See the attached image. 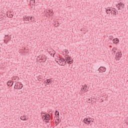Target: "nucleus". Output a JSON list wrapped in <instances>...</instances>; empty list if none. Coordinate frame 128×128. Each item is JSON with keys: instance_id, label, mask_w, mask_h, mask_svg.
Instances as JSON below:
<instances>
[{"instance_id": "nucleus-1", "label": "nucleus", "mask_w": 128, "mask_h": 128, "mask_svg": "<svg viewBox=\"0 0 128 128\" xmlns=\"http://www.w3.org/2000/svg\"><path fill=\"white\" fill-rule=\"evenodd\" d=\"M65 58L66 62H67L68 64H72L74 62V60H72V58L70 56H66Z\"/></svg>"}, {"instance_id": "nucleus-2", "label": "nucleus", "mask_w": 128, "mask_h": 128, "mask_svg": "<svg viewBox=\"0 0 128 128\" xmlns=\"http://www.w3.org/2000/svg\"><path fill=\"white\" fill-rule=\"evenodd\" d=\"M14 88H16V90H22V84L20 82L16 83L14 86Z\"/></svg>"}, {"instance_id": "nucleus-3", "label": "nucleus", "mask_w": 128, "mask_h": 128, "mask_svg": "<svg viewBox=\"0 0 128 128\" xmlns=\"http://www.w3.org/2000/svg\"><path fill=\"white\" fill-rule=\"evenodd\" d=\"M116 6L118 8V10H122V8H124V4L120 2L118 3V5H116Z\"/></svg>"}, {"instance_id": "nucleus-4", "label": "nucleus", "mask_w": 128, "mask_h": 128, "mask_svg": "<svg viewBox=\"0 0 128 128\" xmlns=\"http://www.w3.org/2000/svg\"><path fill=\"white\" fill-rule=\"evenodd\" d=\"M84 124H90V122H92V121L90 120V118H85L83 120Z\"/></svg>"}, {"instance_id": "nucleus-5", "label": "nucleus", "mask_w": 128, "mask_h": 128, "mask_svg": "<svg viewBox=\"0 0 128 128\" xmlns=\"http://www.w3.org/2000/svg\"><path fill=\"white\" fill-rule=\"evenodd\" d=\"M110 12H111V14H113V16H116V14H118V11H116V10L114 8H112Z\"/></svg>"}, {"instance_id": "nucleus-6", "label": "nucleus", "mask_w": 128, "mask_h": 128, "mask_svg": "<svg viewBox=\"0 0 128 128\" xmlns=\"http://www.w3.org/2000/svg\"><path fill=\"white\" fill-rule=\"evenodd\" d=\"M41 58H40V62H44L46 60V56L44 55H40Z\"/></svg>"}, {"instance_id": "nucleus-7", "label": "nucleus", "mask_w": 128, "mask_h": 128, "mask_svg": "<svg viewBox=\"0 0 128 128\" xmlns=\"http://www.w3.org/2000/svg\"><path fill=\"white\" fill-rule=\"evenodd\" d=\"M44 120H50V114H46L44 115Z\"/></svg>"}, {"instance_id": "nucleus-8", "label": "nucleus", "mask_w": 128, "mask_h": 128, "mask_svg": "<svg viewBox=\"0 0 128 128\" xmlns=\"http://www.w3.org/2000/svg\"><path fill=\"white\" fill-rule=\"evenodd\" d=\"M36 1L34 0H31L30 1V6H31V8H34V5L36 4Z\"/></svg>"}, {"instance_id": "nucleus-9", "label": "nucleus", "mask_w": 128, "mask_h": 128, "mask_svg": "<svg viewBox=\"0 0 128 128\" xmlns=\"http://www.w3.org/2000/svg\"><path fill=\"white\" fill-rule=\"evenodd\" d=\"M12 84H14V82H12V80H9L7 82V85L8 86H12Z\"/></svg>"}, {"instance_id": "nucleus-10", "label": "nucleus", "mask_w": 128, "mask_h": 128, "mask_svg": "<svg viewBox=\"0 0 128 128\" xmlns=\"http://www.w3.org/2000/svg\"><path fill=\"white\" fill-rule=\"evenodd\" d=\"M48 54H50V56H53V58H54V54H55L54 52H55L54 50H52V51H50V52H48ZM52 54L53 56H52Z\"/></svg>"}, {"instance_id": "nucleus-11", "label": "nucleus", "mask_w": 128, "mask_h": 128, "mask_svg": "<svg viewBox=\"0 0 128 128\" xmlns=\"http://www.w3.org/2000/svg\"><path fill=\"white\" fill-rule=\"evenodd\" d=\"M112 42L114 44H118V42H120V40H118V38H115L112 40Z\"/></svg>"}, {"instance_id": "nucleus-12", "label": "nucleus", "mask_w": 128, "mask_h": 128, "mask_svg": "<svg viewBox=\"0 0 128 128\" xmlns=\"http://www.w3.org/2000/svg\"><path fill=\"white\" fill-rule=\"evenodd\" d=\"M66 60L62 59V63L61 64L60 66H66Z\"/></svg>"}, {"instance_id": "nucleus-13", "label": "nucleus", "mask_w": 128, "mask_h": 128, "mask_svg": "<svg viewBox=\"0 0 128 128\" xmlns=\"http://www.w3.org/2000/svg\"><path fill=\"white\" fill-rule=\"evenodd\" d=\"M98 70H102V72H106V68L101 66L98 68Z\"/></svg>"}, {"instance_id": "nucleus-14", "label": "nucleus", "mask_w": 128, "mask_h": 128, "mask_svg": "<svg viewBox=\"0 0 128 128\" xmlns=\"http://www.w3.org/2000/svg\"><path fill=\"white\" fill-rule=\"evenodd\" d=\"M20 120H26V116H22L20 118Z\"/></svg>"}, {"instance_id": "nucleus-15", "label": "nucleus", "mask_w": 128, "mask_h": 128, "mask_svg": "<svg viewBox=\"0 0 128 128\" xmlns=\"http://www.w3.org/2000/svg\"><path fill=\"white\" fill-rule=\"evenodd\" d=\"M46 84H52V81L50 80V79H47L46 80Z\"/></svg>"}, {"instance_id": "nucleus-16", "label": "nucleus", "mask_w": 128, "mask_h": 128, "mask_svg": "<svg viewBox=\"0 0 128 128\" xmlns=\"http://www.w3.org/2000/svg\"><path fill=\"white\" fill-rule=\"evenodd\" d=\"M112 12V10H110V9L106 10V12L107 14H112V12Z\"/></svg>"}, {"instance_id": "nucleus-17", "label": "nucleus", "mask_w": 128, "mask_h": 128, "mask_svg": "<svg viewBox=\"0 0 128 128\" xmlns=\"http://www.w3.org/2000/svg\"><path fill=\"white\" fill-rule=\"evenodd\" d=\"M64 58H60L59 59V63L58 64H60V66L62 62V60H64Z\"/></svg>"}, {"instance_id": "nucleus-18", "label": "nucleus", "mask_w": 128, "mask_h": 128, "mask_svg": "<svg viewBox=\"0 0 128 128\" xmlns=\"http://www.w3.org/2000/svg\"><path fill=\"white\" fill-rule=\"evenodd\" d=\"M120 52L116 53V56H115V58H116V60H118V56H120Z\"/></svg>"}, {"instance_id": "nucleus-19", "label": "nucleus", "mask_w": 128, "mask_h": 128, "mask_svg": "<svg viewBox=\"0 0 128 128\" xmlns=\"http://www.w3.org/2000/svg\"><path fill=\"white\" fill-rule=\"evenodd\" d=\"M55 115L56 116H60V112H58V110H56L55 112Z\"/></svg>"}, {"instance_id": "nucleus-20", "label": "nucleus", "mask_w": 128, "mask_h": 128, "mask_svg": "<svg viewBox=\"0 0 128 128\" xmlns=\"http://www.w3.org/2000/svg\"><path fill=\"white\" fill-rule=\"evenodd\" d=\"M42 76H38V80H39L40 82V80H42Z\"/></svg>"}, {"instance_id": "nucleus-21", "label": "nucleus", "mask_w": 128, "mask_h": 128, "mask_svg": "<svg viewBox=\"0 0 128 128\" xmlns=\"http://www.w3.org/2000/svg\"><path fill=\"white\" fill-rule=\"evenodd\" d=\"M49 16H54V13L52 12H50V14H48Z\"/></svg>"}, {"instance_id": "nucleus-22", "label": "nucleus", "mask_w": 128, "mask_h": 128, "mask_svg": "<svg viewBox=\"0 0 128 128\" xmlns=\"http://www.w3.org/2000/svg\"><path fill=\"white\" fill-rule=\"evenodd\" d=\"M30 16H28L26 18V20H28V22H30Z\"/></svg>"}, {"instance_id": "nucleus-23", "label": "nucleus", "mask_w": 128, "mask_h": 128, "mask_svg": "<svg viewBox=\"0 0 128 128\" xmlns=\"http://www.w3.org/2000/svg\"><path fill=\"white\" fill-rule=\"evenodd\" d=\"M114 38V36H109V39L111 40Z\"/></svg>"}, {"instance_id": "nucleus-24", "label": "nucleus", "mask_w": 128, "mask_h": 128, "mask_svg": "<svg viewBox=\"0 0 128 128\" xmlns=\"http://www.w3.org/2000/svg\"><path fill=\"white\" fill-rule=\"evenodd\" d=\"M122 52L120 53L119 56H118V58H122Z\"/></svg>"}, {"instance_id": "nucleus-25", "label": "nucleus", "mask_w": 128, "mask_h": 128, "mask_svg": "<svg viewBox=\"0 0 128 128\" xmlns=\"http://www.w3.org/2000/svg\"><path fill=\"white\" fill-rule=\"evenodd\" d=\"M85 89L84 90V92H86V88H88V86L86 85H84Z\"/></svg>"}, {"instance_id": "nucleus-26", "label": "nucleus", "mask_w": 128, "mask_h": 128, "mask_svg": "<svg viewBox=\"0 0 128 128\" xmlns=\"http://www.w3.org/2000/svg\"><path fill=\"white\" fill-rule=\"evenodd\" d=\"M96 98H91V100H92V102H94V100H96Z\"/></svg>"}, {"instance_id": "nucleus-27", "label": "nucleus", "mask_w": 128, "mask_h": 128, "mask_svg": "<svg viewBox=\"0 0 128 128\" xmlns=\"http://www.w3.org/2000/svg\"><path fill=\"white\" fill-rule=\"evenodd\" d=\"M88 102H92V98L88 99Z\"/></svg>"}, {"instance_id": "nucleus-28", "label": "nucleus", "mask_w": 128, "mask_h": 128, "mask_svg": "<svg viewBox=\"0 0 128 128\" xmlns=\"http://www.w3.org/2000/svg\"><path fill=\"white\" fill-rule=\"evenodd\" d=\"M65 54H68V50L65 51Z\"/></svg>"}, {"instance_id": "nucleus-29", "label": "nucleus", "mask_w": 128, "mask_h": 128, "mask_svg": "<svg viewBox=\"0 0 128 128\" xmlns=\"http://www.w3.org/2000/svg\"><path fill=\"white\" fill-rule=\"evenodd\" d=\"M32 16H31L30 18V22H32Z\"/></svg>"}, {"instance_id": "nucleus-30", "label": "nucleus", "mask_w": 128, "mask_h": 128, "mask_svg": "<svg viewBox=\"0 0 128 128\" xmlns=\"http://www.w3.org/2000/svg\"><path fill=\"white\" fill-rule=\"evenodd\" d=\"M85 90V87L82 88V90Z\"/></svg>"}, {"instance_id": "nucleus-31", "label": "nucleus", "mask_w": 128, "mask_h": 128, "mask_svg": "<svg viewBox=\"0 0 128 128\" xmlns=\"http://www.w3.org/2000/svg\"><path fill=\"white\" fill-rule=\"evenodd\" d=\"M92 122H94V121L92 120L91 122L90 123V124H92Z\"/></svg>"}, {"instance_id": "nucleus-32", "label": "nucleus", "mask_w": 128, "mask_h": 128, "mask_svg": "<svg viewBox=\"0 0 128 128\" xmlns=\"http://www.w3.org/2000/svg\"><path fill=\"white\" fill-rule=\"evenodd\" d=\"M4 20L3 18H0V20Z\"/></svg>"}, {"instance_id": "nucleus-33", "label": "nucleus", "mask_w": 128, "mask_h": 128, "mask_svg": "<svg viewBox=\"0 0 128 128\" xmlns=\"http://www.w3.org/2000/svg\"><path fill=\"white\" fill-rule=\"evenodd\" d=\"M26 20V18H24H24H23V20H24H24Z\"/></svg>"}, {"instance_id": "nucleus-34", "label": "nucleus", "mask_w": 128, "mask_h": 128, "mask_svg": "<svg viewBox=\"0 0 128 128\" xmlns=\"http://www.w3.org/2000/svg\"><path fill=\"white\" fill-rule=\"evenodd\" d=\"M26 18H28V16H25V18L26 20Z\"/></svg>"}, {"instance_id": "nucleus-35", "label": "nucleus", "mask_w": 128, "mask_h": 128, "mask_svg": "<svg viewBox=\"0 0 128 128\" xmlns=\"http://www.w3.org/2000/svg\"><path fill=\"white\" fill-rule=\"evenodd\" d=\"M39 62H42V60H40V59Z\"/></svg>"}, {"instance_id": "nucleus-36", "label": "nucleus", "mask_w": 128, "mask_h": 128, "mask_svg": "<svg viewBox=\"0 0 128 128\" xmlns=\"http://www.w3.org/2000/svg\"><path fill=\"white\" fill-rule=\"evenodd\" d=\"M104 102V100H102L101 101V102Z\"/></svg>"}, {"instance_id": "nucleus-37", "label": "nucleus", "mask_w": 128, "mask_h": 128, "mask_svg": "<svg viewBox=\"0 0 128 128\" xmlns=\"http://www.w3.org/2000/svg\"><path fill=\"white\" fill-rule=\"evenodd\" d=\"M40 58V56H38V58Z\"/></svg>"}, {"instance_id": "nucleus-38", "label": "nucleus", "mask_w": 128, "mask_h": 128, "mask_svg": "<svg viewBox=\"0 0 128 128\" xmlns=\"http://www.w3.org/2000/svg\"><path fill=\"white\" fill-rule=\"evenodd\" d=\"M44 82H46V81L45 80V81H44Z\"/></svg>"}, {"instance_id": "nucleus-39", "label": "nucleus", "mask_w": 128, "mask_h": 128, "mask_svg": "<svg viewBox=\"0 0 128 128\" xmlns=\"http://www.w3.org/2000/svg\"><path fill=\"white\" fill-rule=\"evenodd\" d=\"M42 116H44V115Z\"/></svg>"}, {"instance_id": "nucleus-40", "label": "nucleus", "mask_w": 128, "mask_h": 128, "mask_svg": "<svg viewBox=\"0 0 128 128\" xmlns=\"http://www.w3.org/2000/svg\"><path fill=\"white\" fill-rule=\"evenodd\" d=\"M42 116V112L41 113Z\"/></svg>"}, {"instance_id": "nucleus-41", "label": "nucleus", "mask_w": 128, "mask_h": 128, "mask_svg": "<svg viewBox=\"0 0 128 128\" xmlns=\"http://www.w3.org/2000/svg\"><path fill=\"white\" fill-rule=\"evenodd\" d=\"M46 122H48V121H46Z\"/></svg>"}, {"instance_id": "nucleus-42", "label": "nucleus", "mask_w": 128, "mask_h": 128, "mask_svg": "<svg viewBox=\"0 0 128 128\" xmlns=\"http://www.w3.org/2000/svg\"><path fill=\"white\" fill-rule=\"evenodd\" d=\"M114 53H116V51L114 52Z\"/></svg>"}, {"instance_id": "nucleus-43", "label": "nucleus", "mask_w": 128, "mask_h": 128, "mask_svg": "<svg viewBox=\"0 0 128 128\" xmlns=\"http://www.w3.org/2000/svg\"><path fill=\"white\" fill-rule=\"evenodd\" d=\"M33 18H34V17H33Z\"/></svg>"}, {"instance_id": "nucleus-44", "label": "nucleus", "mask_w": 128, "mask_h": 128, "mask_svg": "<svg viewBox=\"0 0 128 128\" xmlns=\"http://www.w3.org/2000/svg\"><path fill=\"white\" fill-rule=\"evenodd\" d=\"M11 16H12L11 14Z\"/></svg>"}]
</instances>
